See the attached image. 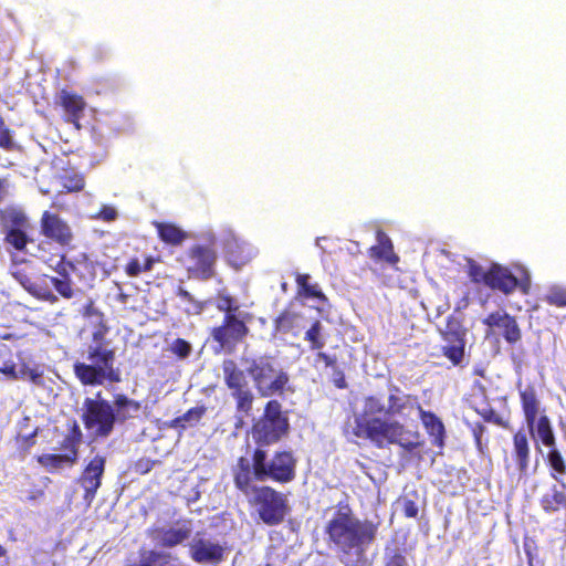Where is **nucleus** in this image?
<instances>
[{"mask_svg": "<svg viewBox=\"0 0 566 566\" xmlns=\"http://www.w3.org/2000/svg\"><path fill=\"white\" fill-rule=\"evenodd\" d=\"M421 407L416 395L403 394L398 386H392L387 398V406L380 397L370 395L365 397L363 410L355 417L353 434L370 441L376 448L382 449L397 444L418 461L422 460L419 449L424 446L419 430H408L398 420H386L378 415L388 417H406L412 410L418 412Z\"/></svg>", "mask_w": 566, "mask_h": 566, "instance_id": "obj_1", "label": "nucleus"}, {"mask_svg": "<svg viewBox=\"0 0 566 566\" xmlns=\"http://www.w3.org/2000/svg\"><path fill=\"white\" fill-rule=\"evenodd\" d=\"M379 522L357 517L347 501H339L333 516L326 522L324 534L344 566H359L367 562V551L375 543Z\"/></svg>", "mask_w": 566, "mask_h": 566, "instance_id": "obj_2", "label": "nucleus"}, {"mask_svg": "<svg viewBox=\"0 0 566 566\" xmlns=\"http://www.w3.org/2000/svg\"><path fill=\"white\" fill-rule=\"evenodd\" d=\"M297 458L292 450H277L271 459L268 452L256 447L251 453V460L240 457L232 469L233 483L237 490L245 492L250 482L272 481L287 484L295 480Z\"/></svg>", "mask_w": 566, "mask_h": 566, "instance_id": "obj_3", "label": "nucleus"}, {"mask_svg": "<svg viewBox=\"0 0 566 566\" xmlns=\"http://www.w3.org/2000/svg\"><path fill=\"white\" fill-rule=\"evenodd\" d=\"M86 315L96 316L98 326L92 334V342L86 347V359L88 363L75 361L73 371L83 386H101L105 381L119 382L120 370L115 367L116 350L112 342L106 338L109 327L106 325L104 314L93 307H86Z\"/></svg>", "mask_w": 566, "mask_h": 566, "instance_id": "obj_4", "label": "nucleus"}, {"mask_svg": "<svg viewBox=\"0 0 566 566\" xmlns=\"http://www.w3.org/2000/svg\"><path fill=\"white\" fill-rule=\"evenodd\" d=\"M242 360L261 397L284 395L290 382V376L283 368L277 366L273 356L261 355L243 358Z\"/></svg>", "mask_w": 566, "mask_h": 566, "instance_id": "obj_5", "label": "nucleus"}, {"mask_svg": "<svg viewBox=\"0 0 566 566\" xmlns=\"http://www.w3.org/2000/svg\"><path fill=\"white\" fill-rule=\"evenodd\" d=\"M241 493L245 496L253 495L250 504L256 509L260 520L269 526L283 523L290 512L285 494L270 485H255L250 482V488Z\"/></svg>", "mask_w": 566, "mask_h": 566, "instance_id": "obj_6", "label": "nucleus"}, {"mask_svg": "<svg viewBox=\"0 0 566 566\" xmlns=\"http://www.w3.org/2000/svg\"><path fill=\"white\" fill-rule=\"evenodd\" d=\"M289 430V418L283 413L281 402L275 399L265 403L263 413L251 428L253 440L260 448L277 443Z\"/></svg>", "mask_w": 566, "mask_h": 566, "instance_id": "obj_7", "label": "nucleus"}, {"mask_svg": "<svg viewBox=\"0 0 566 566\" xmlns=\"http://www.w3.org/2000/svg\"><path fill=\"white\" fill-rule=\"evenodd\" d=\"M82 410L83 424L95 438H107L113 432L116 415L112 403L103 399L101 392L95 398H85Z\"/></svg>", "mask_w": 566, "mask_h": 566, "instance_id": "obj_8", "label": "nucleus"}, {"mask_svg": "<svg viewBox=\"0 0 566 566\" xmlns=\"http://www.w3.org/2000/svg\"><path fill=\"white\" fill-rule=\"evenodd\" d=\"M222 373L224 384L235 401V411L241 417H249L253 409L255 396L244 371L238 366L235 360L224 359Z\"/></svg>", "mask_w": 566, "mask_h": 566, "instance_id": "obj_9", "label": "nucleus"}, {"mask_svg": "<svg viewBox=\"0 0 566 566\" xmlns=\"http://www.w3.org/2000/svg\"><path fill=\"white\" fill-rule=\"evenodd\" d=\"M518 396L531 434H534L535 430L537 438L544 446L548 448L555 447L556 438L549 418L546 415H543L537 419L539 401L537 399L535 388L533 386H527L523 390L518 391Z\"/></svg>", "mask_w": 566, "mask_h": 566, "instance_id": "obj_10", "label": "nucleus"}, {"mask_svg": "<svg viewBox=\"0 0 566 566\" xmlns=\"http://www.w3.org/2000/svg\"><path fill=\"white\" fill-rule=\"evenodd\" d=\"M31 228L29 218L19 208L7 206L0 209V234L3 241L15 251L23 252L32 242L28 234Z\"/></svg>", "mask_w": 566, "mask_h": 566, "instance_id": "obj_11", "label": "nucleus"}, {"mask_svg": "<svg viewBox=\"0 0 566 566\" xmlns=\"http://www.w3.org/2000/svg\"><path fill=\"white\" fill-rule=\"evenodd\" d=\"M57 260L53 256L44 260L60 276H74L84 287H91L96 277V265L85 253H78L73 258L59 254Z\"/></svg>", "mask_w": 566, "mask_h": 566, "instance_id": "obj_12", "label": "nucleus"}, {"mask_svg": "<svg viewBox=\"0 0 566 566\" xmlns=\"http://www.w3.org/2000/svg\"><path fill=\"white\" fill-rule=\"evenodd\" d=\"M250 314H229L223 315L222 322L219 326H214L210 336L220 348H231L242 343L250 333L248 321Z\"/></svg>", "mask_w": 566, "mask_h": 566, "instance_id": "obj_13", "label": "nucleus"}, {"mask_svg": "<svg viewBox=\"0 0 566 566\" xmlns=\"http://www.w3.org/2000/svg\"><path fill=\"white\" fill-rule=\"evenodd\" d=\"M492 291H499L504 295L512 294L515 290H520L522 294L527 295L531 292V277L528 273L518 279L509 268L500 263L492 262L489 266L486 285Z\"/></svg>", "mask_w": 566, "mask_h": 566, "instance_id": "obj_14", "label": "nucleus"}, {"mask_svg": "<svg viewBox=\"0 0 566 566\" xmlns=\"http://www.w3.org/2000/svg\"><path fill=\"white\" fill-rule=\"evenodd\" d=\"M227 546L212 541L206 532H197L189 543V555L197 564L219 565L224 560Z\"/></svg>", "mask_w": 566, "mask_h": 566, "instance_id": "obj_15", "label": "nucleus"}, {"mask_svg": "<svg viewBox=\"0 0 566 566\" xmlns=\"http://www.w3.org/2000/svg\"><path fill=\"white\" fill-rule=\"evenodd\" d=\"M187 256L191 262L187 266L189 277L207 281L214 276L217 252L212 247L195 244L188 249Z\"/></svg>", "mask_w": 566, "mask_h": 566, "instance_id": "obj_16", "label": "nucleus"}, {"mask_svg": "<svg viewBox=\"0 0 566 566\" xmlns=\"http://www.w3.org/2000/svg\"><path fill=\"white\" fill-rule=\"evenodd\" d=\"M40 232L63 248L70 247L74 240V233L69 222L60 214L50 211H44L41 216Z\"/></svg>", "mask_w": 566, "mask_h": 566, "instance_id": "obj_17", "label": "nucleus"}, {"mask_svg": "<svg viewBox=\"0 0 566 566\" xmlns=\"http://www.w3.org/2000/svg\"><path fill=\"white\" fill-rule=\"evenodd\" d=\"M106 459L101 454L93 457L84 467L77 478V483L83 488V500L90 505L102 485V479L105 472Z\"/></svg>", "mask_w": 566, "mask_h": 566, "instance_id": "obj_18", "label": "nucleus"}, {"mask_svg": "<svg viewBox=\"0 0 566 566\" xmlns=\"http://www.w3.org/2000/svg\"><path fill=\"white\" fill-rule=\"evenodd\" d=\"M482 323L490 328H499L504 340L511 345L516 344L522 338V331L516 318L504 311L490 313L483 318Z\"/></svg>", "mask_w": 566, "mask_h": 566, "instance_id": "obj_19", "label": "nucleus"}, {"mask_svg": "<svg viewBox=\"0 0 566 566\" xmlns=\"http://www.w3.org/2000/svg\"><path fill=\"white\" fill-rule=\"evenodd\" d=\"M56 104L63 109L64 122L72 124L76 129H81L80 122L86 108L84 97L75 92L63 88L57 95Z\"/></svg>", "mask_w": 566, "mask_h": 566, "instance_id": "obj_20", "label": "nucleus"}, {"mask_svg": "<svg viewBox=\"0 0 566 566\" xmlns=\"http://www.w3.org/2000/svg\"><path fill=\"white\" fill-rule=\"evenodd\" d=\"M441 337L446 342V344L441 346L442 355L452 366H461L465 356V333L447 329L441 333Z\"/></svg>", "mask_w": 566, "mask_h": 566, "instance_id": "obj_21", "label": "nucleus"}, {"mask_svg": "<svg viewBox=\"0 0 566 566\" xmlns=\"http://www.w3.org/2000/svg\"><path fill=\"white\" fill-rule=\"evenodd\" d=\"M418 416L431 440V444L439 449H443L446 446L447 432L442 420L433 411L424 410L422 406L418 408Z\"/></svg>", "mask_w": 566, "mask_h": 566, "instance_id": "obj_22", "label": "nucleus"}, {"mask_svg": "<svg viewBox=\"0 0 566 566\" xmlns=\"http://www.w3.org/2000/svg\"><path fill=\"white\" fill-rule=\"evenodd\" d=\"M512 459L521 476H526L530 467L531 449L526 433L517 430L513 434Z\"/></svg>", "mask_w": 566, "mask_h": 566, "instance_id": "obj_23", "label": "nucleus"}, {"mask_svg": "<svg viewBox=\"0 0 566 566\" xmlns=\"http://www.w3.org/2000/svg\"><path fill=\"white\" fill-rule=\"evenodd\" d=\"M369 256L375 261H385L391 265L399 262L390 238L382 231L377 232V244L369 249Z\"/></svg>", "mask_w": 566, "mask_h": 566, "instance_id": "obj_24", "label": "nucleus"}, {"mask_svg": "<svg viewBox=\"0 0 566 566\" xmlns=\"http://www.w3.org/2000/svg\"><path fill=\"white\" fill-rule=\"evenodd\" d=\"M114 415H116V422H125L134 418L139 412L142 403L137 400L128 398L124 394H117L113 400Z\"/></svg>", "mask_w": 566, "mask_h": 566, "instance_id": "obj_25", "label": "nucleus"}, {"mask_svg": "<svg viewBox=\"0 0 566 566\" xmlns=\"http://www.w3.org/2000/svg\"><path fill=\"white\" fill-rule=\"evenodd\" d=\"M159 239L169 245H179L187 238L188 233L178 226L170 222H155Z\"/></svg>", "mask_w": 566, "mask_h": 566, "instance_id": "obj_26", "label": "nucleus"}, {"mask_svg": "<svg viewBox=\"0 0 566 566\" xmlns=\"http://www.w3.org/2000/svg\"><path fill=\"white\" fill-rule=\"evenodd\" d=\"M36 462L50 473L76 464L74 458L67 457L65 453H43L36 457Z\"/></svg>", "mask_w": 566, "mask_h": 566, "instance_id": "obj_27", "label": "nucleus"}, {"mask_svg": "<svg viewBox=\"0 0 566 566\" xmlns=\"http://www.w3.org/2000/svg\"><path fill=\"white\" fill-rule=\"evenodd\" d=\"M83 439L82 430L76 422L73 420L69 427V431L60 443V448L65 451L67 457L74 458V461L78 460V448Z\"/></svg>", "mask_w": 566, "mask_h": 566, "instance_id": "obj_28", "label": "nucleus"}, {"mask_svg": "<svg viewBox=\"0 0 566 566\" xmlns=\"http://www.w3.org/2000/svg\"><path fill=\"white\" fill-rule=\"evenodd\" d=\"M190 537V530L188 527L181 528H167L159 530L156 535V541L160 547L171 548Z\"/></svg>", "mask_w": 566, "mask_h": 566, "instance_id": "obj_29", "label": "nucleus"}, {"mask_svg": "<svg viewBox=\"0 0 566 566\" xmlns=\"http://www.w3.org/2000/svg\"><path fill=\"white\" fill-rule=\"evenodd\" d=\"M297 317V313L293 312L290 308H284L273 321L274 333H290L296 326Z\"/></svg>", "mask_w": 566, "mask_h": 566, "instance_id": "obj_30", "label": "nucleus"}, {"mask_svg": "<svg viewBox=\"0 0 566 566\" xmlns=\"http://www.w3.org/2000/svg\"><path fill=\"white\" fill-rule=\"evenodd\" d=\"M547 462L551 468V476L555 481L562 482L563 476L566 474V463L562 453L557 450L556 446L549 448V451L547 453Z\"/></svg>", "mask_w": 566, "mask_h": 566, "instance_id": "obj_31", "label": "nucleus"}, {"mask_svg": "<svg viewBox=\"0 0 566 566\" xmlns=\"http://www.w3.org/2000/svg\"><path fill=\"white\" fill-rule=\"evenodd\" d=\"M59 179L66 192H80L85 187V177L81 172L65 170Z\"/></svg>", "mask_w": 566, "mask_h": 566, "instance_id": "obj_32", "label": "nucleus"}, {"mask_svg": "<svg viewBox=\"0 0 566 566\" xmlns=\"http://www.w3.org/2000/svg\"><path fill=\"white\" fill-rule=\"evenodd\" d=\"M304 339L310 343V349L321 352L325 346L323 337V325L316 319L312 323L311 327L305 332Z\"/></svg>", "mask_w": 566, "mask_h": 566, "instance_id": "obj_33", "label": "nucleus"}, {"mask_svg": "<svg viewBox=\"0 0 566 566\" xmlns=\"http://www.w3.org/2000/svg\"><path fill=\"white\" fill-rule=\"evenodd\" d=\"M156 260L151 255H147L143 261L138 258H132L125 265V273L130 277H136L143 272H149Z\"/></svg>", "mask_w": 566, "mask_h": 566, "instance_id": "obj_34", "label": "nucleus"}, {"mask_svg": "<svg viewBox=\"0 0 566 566\" xmlns=\"http://www.w3.org/2000/svg\"><path fill=\"white\" fill-rule=\"evenodd\" d=\"M308 274H297L296 275V284L298 287V293L307 298H324L323 292L319 290L317 284H310Z\"/></svg>", "mask_w": 566, "mask_h": 566, "instance_id": "obj_35", "label": "nucleus"}, {"mask_svg": "<svg viewBox=\"0 0 566 566\" xmlns=\"http://www.w3.org/2000/svg\"><path fill=\"white\" fill-rule=\"evenodd\" d=\"M465 272L472 283L486 285L489 269L484 270L475 260L467 259Z\"/></svg>", "mask_w": 566, "mask_h": 566, "instance_id": "obj_36", "label": "nucleus"}, {"mask_svg": "<svg viewBox=\"0 0 566 566\" xmlns=\"http://www.w3.org/2000/svg\"><path fill=\"white\" fill-rule=\"evenodd\" d=\"M177 296L180 297L184 302L188 303V306L185 308V312L188 315H199L203 312L206 307V303L196 300L187 290L179 286L176 292Z\"/></svg>", "mask_w": 566, "mask_h": 566, "instance_id": "obj_37", "label": "nucleus"}, {"mask_svg": "<svg viewBox=\"0 0 566 566\" xmlns=\"http://www.w3.org/2000/svg\"><path fill=\"white\" fill-rule=\"evenodd\" d=\"M544 302L555 307H566V287L552 285L543 297Z\"/></svg>", "mask_w": 566, "mask_h": 566, "instance_id": "obj_38", "label": "nucleus"}, {"mask_svg": "<svg viewBox=\"0 0 566 566\" xmlns=\"http://www.w3.org/2000/svg\"><path fill=\"white\" fill-rule=\"evenodd\" d=\"M216 307L219 312L224 313V315L229 314H241L240 305L237 300L229 294L219 293L217 295Z\"/></svg>", "mask_w": 566, "mask_h": 566, "instance_id": "obj_39", "label": "nucleus"}, {"mask_svg": "<svg viewBox=\"0 0 566 566\" xmlns=\"http://www.w3.org/2000/svg\"><path fill=\"white\" fill-rule=\"evenodd\" d=\"M0 148L6 151H12L17 148L14 140V133L6 124L3 117L0 115Z\"/></svg>", "mask_w": 566, "mask_h": 566, "instance_id": "obj_40", "label": "nucleus"}, {"mask_svg": "<svg viewBox=\"0 0 566 566\" xmlns=\"http://www.w3.org/2000/svg\"><path fill=\"white\" fill-rule=\"evenodd\" d=\"M470 430L474 439L475 448L479 453L484 454L488 451L489 439H483L486 432V427L481 422H474L470 424Z\"/></svg>", "mask_w": 566, "mask_h": 566, "instance_id": "obj_41", "label": "nucleus"}, {"mask_svg": "<svg viewBox=\"0 0 566 566\" xmlns=\"http://www.w3.org/2000/svg\"><path fill=\"white\" fill-rule=\"evenodd\" d=\"M475 411L486 422L494 423L504 429L510 427L509 421L503 419L492 407L475 408Z\"/></svg>", "mask_w": 566, "mask_h": 566, "instance_id": "obj_42", "label": "nucleus"}, {"mask_svg": "<svg viewBox=\"0 0 566 566\" xmlns=\"http://www.w3.org/2000/svg\"><path fill=\"white\" fill-rule=\"evenodd\" d=\"M384 566H408L403 551L395 547L385 549Z\"/></svg>", "mask_w": 566, "mask_h": 566, "instance_id": "obj_43", "label": "nucleus"}, {"mask_svg": "<svg viewBox=\"0 0 566 566\" xmlns=\"http://www.w3.org/2000/svg\"><path fill=\"white\" fill-rule=\"evenodd\" d=\"M191 344L184 338H176L169 346V352L179 359H185L191 354Z\"/></svg>", "mask_w": 566, "mask_h": 566, "instance_id": "obj_44", "label": "nucleus"}, {"mask_svg": "<svg viewBox=\"0 0 566 566\" xmlns=\"http://www.w3.org/2000/svg\"><path fill=\"white\" fill-rule=\"evenodd\" d=\"M19 379H28L34 385L43 384V375L38 368H31L28 364L23 363L19 368Z\"/></svg>", "mask_w": 566, "mask_h": 566, "instance_id": "obj_45", "label": "nucleus"}, {"mask_svg": "<svg viewBox=\"0 0 566 566\" xmlns=\"http://www.w3.org/2000/svg\"><path fill=\"white\" fill-rule=\"evenodd\" d=\"M71 277L72 276H66V277L61 276V279L52 277V280H51L52 285L54 286L55 291L64 298H71L74 295L72 286H71V284H72Z\"/></svg>", "mask_w": 566, "mask_h": 566, "instance_id": "obj_46", "label": "nucleus"}, {"mask_svg": "<svg viewBox=\"0 0 566 566\" xmlns=\"http://www.w3.org/2000/svg\"><path fill=\"white\" fill-rule=\"evenodd\" d=\"M0 374H2L6 377V379L11 381L19 380L20 376L19 369L17 368V364L12 359L6 360L0 366Z\"/></svg>", "mask_w": 566, "mask_h": 566, "instance_id": "obj_47", "label": "nucleus"}, {"mask_svg": "<svg viewBox=\"0 0 566 566\" xmlns=\"http://www.w3.org/2000/svg\"><path fill=\"white\" fill-rule=\"evenodd\" d=\"M401 511L408 518H416L419 514V506L412 499L407 496L401 499Z\"/></svg>", "mask_w": 566, "mask_h": 566, "instance_id": "obj_48", "label": "nucleus"}, {"mask_svg": "<svg viewBox=\"0 0 566 566\" xmlns=\"http://www.w3.org/2000/svg\"><path fill=\"white\" fill-rule=\"evenodd\" d=\"M206 413V408L203 406L192 407L187 410L184 415H181V419H185L186 422L197 423Z\"/></svg>", "mask_w": 566, "mask_h": 566, "instance_id": "obj_49", "label": "nucleus"}, {"mask_svg": "<svg viewBox=\"0 0 566 566\" xmlns=\"http://www.w3.org/2000/svg\"><path fill=\"white\" fill-rule=\"evenodd\" d=\"M117 216V210L113 206L103 205L96 213V219L105 222H112L116 220Z\"/></svg>", "mask_w": 566, "mask_h": 566, "instance_id": "obj_50", "label": "nucleus"}, {"mask_svg": "<svg viewBox=\"0 0 566 566\" xmlns=\"http://www.w3.org/2000/svg\"><path fill=\"white\" fill-rule=\"evenodd\" d=\"M315 361H323L325 368L336 369L338 366V359L336 355H329L325 352H317L315 355Z\"/></svg>", "mask_w": 566, "mask_h": 566, "instance_id": "obj_51", "label": "nucleus"}, {"mask_svg": "<svg viewBox=\"0 0 566 566\" xmlns=\"http://www.w3.org/2000/svg\"><path fill=\"white\" fill-rule=\"evenodd\" d=\"M38 434V431L34 430L32 433L28 436H22L18 439L19 449L27 453L30 451V449L35 444V437Z\"/></svg>", "mask_w": 566, "mask_h": 566, "instance_id": "obj_52", "label": "nucleus"}, {"mask_svg": "<svg viewBox=\"0 0 566 566\" xmlns=\"http://www.w3.org/2000/svg\"><path fill=\"white\" fill-rule=\"evenodd\" d=\"M332 370H333V379L332 380H333L334 386L338 389L346 388L347 381H346L345 373L339 367V365L336 367V369H332Z\"/></svg>", "mask_w": 566, "mask_h": 566, "instance_id": "obj_53", "label": "nucleus"}, {"mask_svg": "<svg viewBox=\"0 0 566 566\" xmlns=\"http://www.w3.org/2000/svg\"><path fill=\"white\" fill-rule=\"evenodd\" d=\"M523 547H524V553L527 558L528 566H533L535 553L537 551V546H536L535 542L534 541H531L530 543L525 542Z\"/></svg>", "mask_w": 566, "mask_h": 566, "instance_id": "obj_54", "label": "nucleus"}, {"mask_svg": "<svg viewBox=\"0 0 566 566\" xmlns=\"http://www.w3.org/2000/svg\"><path fill=\"white\" fill-rule=\"evenodd\" d=\"M9 195V180L8 178H0V202L3 201Z\"/></svg>", "mask_w": 566, "mask_h": 566, "instance_id": "obj_55", "label": "nucleus"}, {"mask_svg": "<svg viewBox=\"0 0 566 566\" xmlns=\"http://www.w3.org/2000/svg\"><path fill=\"white\" fill-rule=\"evenodd\" d=\"M186 423L185 419H181V416H179L170 421L169 427L185 429Z\"/></svg>", "mask_w": 566, "mask_h": 566, "instance_id": "obj_56", "label": "nucleus"}, {"mask_svg": "<svg viewBox=\"0 0 566 566\" xmlns=\"http://www.w3.org/2000/svg\"><path fill=\"white\" fill-rule=\"evenodd\" d=\"M43 495H44V491L39 489V490L31 492V494L28 496V500L35 501L40 497H43Z\"/></svg>", "mask_w": 566, "mask_h": 566, "instance_id": "obj_57", "label": "nucleus"}, {"mask_svg": "<svg viewBox=\"0 0 566 566\" xmlns=\"http://www.w3.org/2000/svg\"><path fill=\"white\" fill-rule=\"evenodd\" d=\"M117 301L122 304H126L127 301H128V294L124 293L123 291H120L117 295Z\"/></svg>", "mask_w": 566, "mask_h": 566, "instance_id": "obj_58", "label": "nucleus"}, {"mask_svg": "<svg viewBox=\"0 0 566 566\" xmlns=\"http://www.w3.org/2000/svg\"><path fill=\"white\" fill-rule=\"evenodd\" d=\"M7 355H10V349L6 346V345H2L0 347V356L1 357H4Z\"/></svg>", "mask_w": 566, "mask_h": 566, "instance_id": "obj_59", "label": "nucleus"}, {"mask_svg": "<svg viewBox=\"0 0 566 566\" xmlns=\"http://www.w3.org/2000/svg\"><path fill=\"white\" fill-rule=\"evenodd\" d=\"M7 555V549L0 544V558Z\"/></svg>", "mask_w": 566, "mask_h": 566, "instance_id": "obj_60", "label": "nucleus"}, {"mask_svg": "<svg viewBox=\"0 0 566 566\" xmlns=\"http://www.w3.org/2000/svg\"><path fill=\"white\" fill-rule=\"evenodd\" d=\"M264 566H272L271 564H265Z\"/></svg>", "mask_w": 566, "mask_h": 566, "instance_id": "obj_61", "label": "nucleus"}]
</instances>
